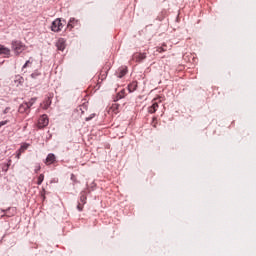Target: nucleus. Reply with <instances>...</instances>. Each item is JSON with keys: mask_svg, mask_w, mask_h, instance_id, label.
Wrapping results in <instances>:
<instances>
[{"mask_svg": "<svg viewBox=\"0 0 256 256\" xmlns=\"http://www.w3.org/2000/svg\"><path fill=\"white\" fill-rule=\"evenodd\" d=\"M158 53H165L167 51V45L163 44L161 47L157 48Z\"/></svg>", "mask_w": 256, "mask_h": 256, "instance_id": "nucleus-16", "label": "nucleus"}, {"mask_svg": "<svg viewBox=\"0 0 256 256\" xmlns=\"http://www.w3.org/2000/svg\"><path fill=\"white\" fill-rule=\"evenodd\" d=\"M71 179H72V181H75V174L71 175Z\"/></svg>", "mask_w": 256, "mask_h": 256, "instance_id": "nucleus-31", "label": "nucleus"}, {"mask_svg": "<svg viewBox=\"0 0 256 256\" xmlns=\"http://www.w3.org/2000/svg\"><path fill=\"white\" fill-rule=\"evenodd\" d=\"M85 204H82L81 202H78V205H77V209H78V211H83V206H84Z\"/></svg>", "mask_w": 256, "mask_h": 256, "instance_id": "nucleus-23", "label": "nucleus"}, {"mask_svg": "<svg viewBox=\"0 0 256 256\" xmlns=\"http://www.w3.org/2000/svg\"><path fill=\"white\" fill-rule=\"evenodd\" d=\"M127 71V66H121L117 71L119 79H123L127 75Z\"/></svg>", "mask_w": 256, "mask_h": 256, "instance_id": "nucleus-7", "label": "nucleus"}, {"mask_svg": "<svg viewBox=\"0 0 256 256\" xmlns=\"http://www.w3.org/2000/svg\"><path fill=\"white\" fill-rule=\"evenodd\" d=\"M30 105H28L27 103H22L19 108H18V111L20 113H26V115H29V112H30V108H29Z\"/></svg>", "mask_w": 256, "mask_h": 256, "instance_id": "nucleus-6", "label": "nucleus"}, {"mask_svg": "<svg viewBox=\"0 0 256 256\" xmlns=\"http://www.w3.org/2000/svg\"><path fill=\"white\" fill-rule=\"evenodd\" d=\"M29 149V144H23L20 149L18 150L19 153L23 154Z\"/></svg>", "mask_w": 256, "mask_h": 256, "instance_id": "nucleus-15", "label": "nucleus"}, {"mask_svg": "<svg viewBox=\"0 0 256 256\" xmlns=\"http://www.w3.org/2000/svg\"><path fill=\"white\" fill-rule=\"evenodd\" d=\"M47 125H49V117L44 114L38 119V129H43L47 127Z\"/></svg>", "mask_w": 256, "mask_h": 256, "instance_id": "nucleus-4", "label": "nucleus"}, {"mask_svg": "<svg viewBox=\"0 0 256 256\" xmlns=\"http://www.w3.org/2000/svg\"><path fill=\"white\" fill-rule=\"evenodd\" d=\"M9 167H11V160H9V163L6 165V167L2 168L3 171H9Z\"/></svg>", "mask_w": 256, "mask_h": 256, "instance_id": "nucleus-25", "label": "nucleus"}, {"mask_svg": "<svg viewBox=\"0 0 256 256\" xmlns=\"http://www.w3.org/2000/svg\"><path fill=\"white\" fill-rule=\"evenodd\" d=\"M31 77L35 78V74H32Z\"/></svg>", "mask_w": 256, "mask_h": 256, "instance_id": "nucleus-32", "label": "nucleus"}, {"mask_svg": "<svg viewBox=\"0 0 256 256\" xmlns=\"http://www.w3.org/2000/svg\"><path fill=\"white\" fill-rule=\"evenodd\" d=\"M128 91L129 93H133L134 91H137V82H132L128 85Z\"/></svg>", "mask_w": 256, "mask_h": 256, "instance_id": "nucleus-14", "label": "nucleus"}, {"mask_svg": "<svg viewBox=\"0 0 256 256\" xmlns=\"http://www.w3.org/2000/svg\"><path fill=\"white\" fill-rule=\"evenodd\" d=\"M86 201H87V197L85 195H82L80 197L79 203H81L82 205H85Z\"/></svg>", "mask_w": 256, "mask_h": 256, "instance_id": "nucleus-21", "label": "nucleus"}, {"mask_svg": "<svg viewBox=\"0 0 256 256\" xmlns=\"http://www.w3.org/2000/svg\"><path fill=\"white\" fill-rule=\"evenodd\" d=\"M7 123H9V120L1 121V122H0V129H1L4 125H7Z\"/></svg>", "mask_w": 256, "mask_h": 256, "instance_id": "nucleus-26", "label": "nucleus"}, {"mask_svg": "<svg viewBox=\"0 0 256 256\" xmlns=\"http://www.w3.org/2000/svg\"><path fill=\"white\" fill-rule=\"evenodd\" d=\"M53 97L52 96H48L47 99L43 102V109H49V107H51V99Z\"/></svg>", "mask_w": 256, "mask_h": 256, "instance_id": "nucleus-13", "label": "nucleus"}, {"mask_svg": "<svg viewBox=\"0 0 256 256\" xmlns=\"http://www.w3.org/2000/svg\"><path fill=\"white\" fill-rule=\"evenodd\" d=\"M31 63H33V61L31 60V58L29 60L26 61V63L23 65L22 69H27V67H29L31 65Z\"/></svg>", "mask_w": 256, "mask_h": 256, "instance_id": "nucleus-20", "label": "nucleus"}, {"mask_svg": "<svg viewBox=\"0 0 256 256\" xmlns=\"http://www.w3.org/2000/svg\"><path fill=\"white\" fill-rule=\"evenodd\" d=\"M56 47H57L58 51H65V47H66L65 39H63V38L58 39V41L56 43Z\"/></svg>", "mask_w": 256, "mask_h": 256, "instance_id": "nucleus-8", "label": "nucleus"}, {"mask_svg": "<svg viewBox=\"0 0 256 256\" xmlns=\"http://www.w3.org/2000/svg\"><path fill=\"white\" fill-rule=\"evenodd\" d=\"M44 180H45V175L40 174L38 177L37 185H41V183H43Z\"/></svg>", "mask_w": 256, "mask_h": 256, "instance_id": "nucleus-17", "label": "nucleus"}, {"mask_svg": "<svg viewBox=\"0 0 256 256\" xmlns=\"http://www.w3.org/2000/svg\"><path fill=\"white\" fill-rule=\"evenodd\" d=\"M9 111H11V108L7 107V108L4 109L3 114L7 115V113H9Z\"/></svg>", "mask_w": 256, "mask_h": 256, "instance_id": "nucleus-27", "label": "nucleus"}, {"mask_svg": "<svg viewBox=\"0 0 256 256\" xmlns=\"http://www.w3.org/2000/svg\"><path fill=\"white\" fill-rule=\"evenodd\" d=\"M39 171H41V166H38V167L35 169V173H39Z\"/></svg>", "mask_w": 256, "mask_h": 256, "instance_id": "nucleus-30", "label": "nucleus"}, {"mask_svg": "<svg viewBox=\"0 0 256 256\" xmlns=\"http://www.w3.org/2000/svg\"><path fill=\"white\" fill-rule=\"evenodd\" d=\"M55 155L54 154H48L45 163L47 165H53V163L55 162Z\"/></svg>", "mask_w": 256, "mask_h": 256, "instance_id": "nucleus-12", "label": "nucleus"}, {"mask_svg": "<svg viewBox=\"0 0 256 256\" xmlns=\"http://www.w3.org/2000/svg\"><path fill=\"white\" fill-rule=\"evenodd\" d=\"M152 126L154 128H157V118L156 117H154L153 120H152Z\"/></svg>", "mask_w": 256, "mask_h": 256, "instance_id": "nucleus-24", "label": "nucleus"}, {"mask_svg": "<svg viewBox=\"0 0 256 256\" xmlns=\"http://www.w3.org/2000/svg\"><path fill=\"white\" fill-rule=\"evenodd\" d=\"M0 55L9 57V55H11V50L3 45H0Z\"/></svg>", "mask_w": 256, "mask_h": 256, "instance_id": "nucleus-9", "label": "nucleus"}, {"mask_svg": "<svg viewBox=\"0 0 256 256\" xmlns=\"http://www.w3.org/2000/svg\"><path fill=\"white\" fill-rule=\"evenodd\" d=\"M21 155H22L21 152L18 151L17 154H16V158L21 159Z\"/></svg>", "mask_w": 256, "mask_h": 256, "instance_id": "nucleus-29", "label": "nucleus"}, {"mask_svg": "<svg viewBox=\"0 0 256 256\" xmlns=\"http://www.w3.org/2000/svg\"><path fill=\"white\" fill-rule=\"evenodd\" d=\"M93 117H95V114L90 115L89 117L86 118V121H91V119H93Z\"/></svg>", "mask_w": 256, "mask_h": 256, "instance_id": "nucleus-28", "label": "nucleus"}, {"mask_svg": "<svg viewBox=\"0 0 256 256\" xmlns=\"http://www.w3.org/2000/svg\"><path fill=\"white\" fill-rule=\"evenodd\" d=\"M79 24V20L75 19V18H70L67 28L68 29H73V27H75V25Z\"/></svg>", "mask_w": 256, "mask_h": 256, "instance_id": "nucleus-11", "label": "nucleus"}, {"mask_svg": "<svg viewBox=\"0 0 256 256\" xmlns=\"http://www.w3.org/2000/svg\"><path fill=\"white\" fill-rule=\"evenodd\" d=\"M157 109H159V104L155 102V100L152 102V105L148 108V113H156Z\"/></svg>", "mask_w": 256, "mask_h": 256, "instance_id": "nucleus-10", "label": "nucleus"}, {"mask_svg": "<svg viewBox=\"0 0 256 256\" xmlns=\"http://www.w3.org/2000/svg\"><path fill=\"white\" fill-rule=\"evenodd\" d=\"M63 22H61V18H57L52 22L51 31L54 33H59L63 29Z\"/></svg>", "mask_w": 256, "mask_h": 256, "instance_id": "nucleus-2", "label": "nucleus"}, {"mask_svg": "<svg viewBox=\"0 0 256 256\" xmlns=\"http://www.w3.org/2000/svg\"><path fill=\"white\" fill-rule=\"evenodd\" d=\"M2 213L4 214L1 217H15V215H17V209L8 208L6 210H2Z\"/></svg>", "mask_w": 256, "mask_h": 256, "instance_id": "nucleus-5", "label": "nucleus"}, {"mask_svg": "<svg viewBox=\"0 0 256 256\" xmlns=\"http://www.w3.org/2000/svg\"><path fill=\"white\" fill-rule=\"evenodd\" d=\"M12 51L16 57H19L23 51H27V45H25L21 40H14L11 42Z\"/></svg>", "mask_w": 256, "mask_h": 256, "instance_id": "nucleus-1", "label": "nucleus"}, {"mask_svg": "<svg viewBox=\"0 0 256 256\" xmlns=\"http://www.w3.org/2000/svg\"><path fill=\"white\" fill-rule=\"evenodd\" d=\"M99 79L103 81L104 79H107V72H104L103 74H100Z\"/></svg>", "mask_w": 256, "mask_h": 256, "instance_id": "nucleus-22", "label": "nucleus"}, {"mask_svg": "<svg viewBox=\"0 0 256 256\" xmlns=\"http://www.w3.org/2000/svg\"><path fill=\"white\" fill-rule=\"evenodd\" d=\"M35 101H37V98H32L29 102H26L27 105H30L29 108L33 107L35 104Z\"/></svg>", "mask_w": 256, "mask_h": 256, "instance_id": "nucleus-19", "label": "nucleus"}, {"mask_svg": "<svg viewBox=\"0 0 256 256\" xmlns=\"http://www.w3.org/2000/svg\"><path fill=\"white\" fill-rule=\"evenodd\" d=\"M118 99H123L125 98V89L121 90L118 95H117Z\"/></svg>", "mask_w": 256, "mask_h": 256, "instance_id": "nucleus-18", "label": "nucleus"}, {"mask_svg": "<svg viewBox=\"0 0 256 256\" xmlns=\"http://www.w3.org/2000/svg\"><path fill=\"white\" fill-rule=\"evenodd\" d=\"M147 59L146 53L136 52L132 56V61H135L136 63H141L142 61H145Z\"/></svg>", "mask_w": 256, "mask_h": 256, "instance_id": "nucleus-3", "label": "nucleus"}]
</instances>
